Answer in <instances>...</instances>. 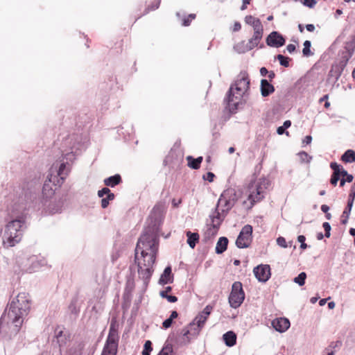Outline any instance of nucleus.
I'll list each match as a JSON object with an SVG mask.
<instances>
[{"mask_svg": "<svg viewBox=\"0 0 355 355\" xmlns=\"http://www.w3.org/2000/svg\"><path fill=\"white\" fill-rule=\"evenodd\" d=\"M162 218V207L156 205L149 216L148 225L139 237L135 248V262L138 268L139 277L143 280L146 287L154 272L153 265L159 250Z\"/></svg>", "mask_w": 355, "mask_h": 355, "instance_id": "nucleus-1", "label": "nucleus"}, {"mask_svg": "<svg viewBox=\"0 0 355 355\" xmlns=\"http://www.w3.org/2000/svg\"><path fill=\"white\" fill-rule=\"evenodd\" d=\"M237 200L236 191L234 188H227L223 191L214 209L209 216L210 223L207 224V229L205 233L206 239L217 234L222 223Z\"/></svg>", "mask_w": 355, "mask_h": 355, "instance_id": "nucleus-2", "label": "nucleus"}, {"mask_svg": "<svg viewBox=\"0 0 355 355\" xmlns=\"http://www.w3.org/2000/svg\"><path fill=\"white\" fill-rule=\"evenodd\" d=\"M250 84V80L248 73L245 71H241L234 83L231 84L224 98L225 107L230 112H236L239 105L245 103V100H244V102H243V100L249 94Z\"/></svg>", "mask_w": 355, "mask_h": 355, "instance_id": "nucleus-3", "label": "nucleus"}, {"mask_svg": "<svg viewBox=\"0 0 355 355\" xmlns=\"http://www.w3.org/2000/svg\"><path fill=\"white\" fill-rule=\"evenodd\" d=\"M24 224V216L21 214L16 216V218L12 219L6 225L3 236L4 247H13L21 241Z\"/></svg>", "mask_w": 355, "mask_h": 355, "instance_id": "nucleus-4", "label": "nucleus"}, {"mask_svg": "<svg viewBox=\"0 0 355 355\" xmlns=\"http://www.w3.org/2000/svg\"><path fill=\"white\" fill-rule=\"evenodd\" d=\"M269 185V180L265 178L250 182L248 187L249 191L248 199L250 201L251 207L264 198L266 190Z\"/></svg>", "mask_w": 355, "mask_h": 355, "instance_id": "nucleus-5", "label": "nucleus"}, {"mask_svg": "<svg viewBox=\"0 0 355 355\" xmlns=\"http://www.w3.org/2000/svg\"><path fill=\"white\" fill-rule=\"evenodd\" d=\"M119 338L117 325L115 322L112 321L110 326L108 336L101 355H116L117 352Z\"/></svg>", "mask_w": 355, "mask_h": 355, "instance_id": "nucleus-6", "label": "nucleus"}, {"mask_svg": "<svg viewBox=\"0 0 355 355\" xmlns=\"http://www.w3.org/2000/svg\"><path fill=\"white\" fill-rule=\"evenodd\" d=\"M245 293L242 284L240 282H235L232 286V291L229 296V303L232 308L237 309L243 302Z\"/></svg>", "mask_w": 355, "mask_h": 355, "instance_id": "nucleus-7", "label": "nucleus"}, {"mask_svg": "<svg viewBox=\"0 0 355 355\" xmlns=\"http://www.w3.org/2000/svg\"><path fill=\"white\" fill-rule=\"evenodd\" d=\"M252 241V227L245 225L241 229L236 241V245L239 248H248Z\"/></svg>", "mask_w": 355, "mask_h": 355, "instance_id": "nucleus-8", "label": "nucleus"}, {"mask_svg": "<svg viewBox=\"0 0 355 355\" xmlns=\"http://www.w3.org/2000/svg\"><path fill=\"white\" fill-rule=\"evenodd\" d=\"M70 171V164H69L67 162H62L60 164L58 170L57 171V175L60 177V179L58 180L57 176L50 173L47 176V180L49 182H53L55 185H60L63 183L66 178L69 174Z\"/></svg>", "mask_w": 355, "mask_h": 355, "instance_id": "nucleus-9", "label": "nucleus"}, {"mask_svg": "<svg viewBox=\"0 0 355 355\" xmlns=\"http://www.w3.org/2000/svg\"><path fill=\"white\" fill-rule=\"evenodd\" d=\"M355 51V38L347 42L345 46V50L340 53V58L338 62H336L343 69L346 67L349 60L352 58Z\"/></svg>", "mask_w": 355, "mask_h": 355, "instance_id": "nucleus-10", "label": "nucleus"}, {"mask_svg": "<svg viewBox=\"0 0 355 355\" xmlns=\"http://www.w3.org/2000/svg\"><path fill=\"white\" fill-rule=\"evenodd\" d=\"M355 51V38L347 42L345 46V50L340 53V58L338 62H336L343 69L346 67L349 60L352 58Z\"/></svg>", "mask_w": 355, "mask_h": 355, "instance_id": "nucleus-11", "label": "nucleus"}, {"mask_svg": "<svg viewBox=\"0 0 355 355\" xmlns=\"http://www.w3.org/2000/svg\"><path fill=\"white\" fill-rule=\"evenodd\" d=\"M266 42L270 47L279 48L285 44L286 40L279 32L272 31L267 36Z\"/></svg>", "mask_w": 355, "mask_h": 355, "instance_id": "nucleus-12", "label": "nucleus"}, {"mask_svg": "<svg viewBox=\"0 0 355 355\" xmlns=\"http://www.w3.org/2000/svg\"><path fill=\"white\" fill-rule=\"evenodd\" d=\"M256 278L261 282H267L270 277V268L269 265H259L254 268Z\"/></svg>", "mask_w": 355, "mask_h": 355, "instance_id": "nucleus-13", "label": "nucleus"}, {"mask_svg": "<svg viewBox=\"0 0 355 355\" xmlns=\"http://www.w3.org/2000/svg\"><path fill=\"white\" fill-rule=\"evenodd\" d=\"M55 338L60 351H62L63 348L66 347L70 342V334L67 331H64L59 327L55 330Z\"/></svg>", "mask_w": 355, "mask_h": 355, "instance_id": "nucleus-14", "label": "nucleus"}, {"mask_svg": "<svg viewBox=\"0 0 355 355\" xmlns=\"http://www.w3.org/2000/svg\"><path fill=\"white\" fill-rule=\"evenodd\" d=\"M263 35V28H255L252 37L248 40V47L252 50L255 47L263 49L265 47L263 43L260 44Z\"/></svg>", "mask_w": 355, "mask_h": 355, "instance_id": "nucleus-15", "label": "nucleus"}, {"mask_svg": "<svg viewBox=\"0 0 355 355\" xmlns=\"http://www.w3.org/2000/svg\"><path fill=\"white\" fill-rule=\"evenodd\" d=\"M291 323L286 318H279L272 321V326L279 332H284L290 327Z\"/></svg>", "mask_w": 355, "mask_h": 355, "instance_id": "nucleus-16", "label": "nucleus"}, {"mask_svg": "<svg viewBox=\"0 0 355 355\" xmlns=\"http://www.w3.org/2000/svg\"><path fill=\"white\" fill-rule=\"evenodd\" d=\"M343 69L341 68L336 63L332 64L327 76V81L329 83H335L340 77Z\"/></svg>", "mask_w": 355, "mask_h": 355, "instance_id": "nucleus-17", "label": "nucleus"}, {"mask_svg": "<svg viewBox=\"0 0 355 355\" xmlns=\"http://www.w3.org/2000/svg\"><path fill=\"white\" fill-rule=\"evenodd\" d=\"M202 328L198 327L196 322H191L189 327L182 330L183 336L186 337L189 340H190L189 336L196 337L200 332Z\"/></svg>", "mask_w": 355, "mask_h": 355, "instance_id": "nucleus-18", "label": "nucleus"}, {"mask_svg": "<svg viewBox=\"0 0 355 355\" xmlns=\"http://www.w3.org/2000/svg\"><path fill=\"white\" fill-rule=\"evenodd\" d=\"M174 276L172 273V269L170 266L165 268L163 273L159 279V284L161 285H165L167 284H171L173 282Z\"/></svg>", "mask_w": 355, "mask_h": 355, "instance_id": "nucleus-19", "label": "nucleus"}, {"mask_svg": "<svg viewBox=\"0 0 355 355\" xmlns=\"http://www.w3.org/2000/svg\"><path fill=\"white\" fill-rule=\"evenodd\" d=\"M135 288V282L133 277H129L127 278L125 282V286L123 293V299L124 300H130V297L131 296L132 292L134 291Z\"/></svg>", "mask_w": 355, "mask_h": 355, "instance_id": "nucleus-20", "label": "nucleus"}, {"mask_svg": "<svg viewBox=\"0 0 355 355\" xmlns=\"http://www.w3.org/2000/svg\"><path fill=\"white\" fill-rule=\"evenodd\" d=\"M260 89L263 97L268 96L275 92L274 86L266 79L261 80Z\"/></svg>", "mask_w": 355, "mask_h": 355, "instance_id": "nucleus-21", "label": "nucleus"}, {"mask_svg": "<svg viewBox=\"0 0 355 355\" xmlns=\"http://www.w3.org/2000/svg\"><path fill=\"white\" fill-rule=\"evenodd\" d=\"M330 167L333 170V173L330 178V183L334 187H336L338 184V180L340 178L338 174V164H337L336 162H331Z\"/></svg>", "mask_w": 355, "mask_h": 355, "instance_id": "nucleus-22", "label": "nucleus"}, {"mask_svg": "<svg viewBox=\"0 0 355 355\" xmlns=\"http://www.w3.org/2000/svg\"><path fill=\"white\" fill-rule=\"evenodd\" d=\"M228 242L227 238L225 236L220 237L216 243V253L218 254L223 253L227 250Z\"/></svg>", "mask_w": 355, "mask_h": 355, "instance_id": "nucleus-23", "label": "nucleus"}, {"mask_svg": "<svg viewBox=\"0 0 355 355\" xmlns=\"http://www.w3.org/2000/svg\"><path fill=\"white\" fill-rule=\"evenodd\" d=\"M225 345L228 347L234 346L236 343V335L234 332L230 331L223 336Z\"/></svg>", "mask_w": 355, "mask_h": 355, "instance_id": "nucleus-24", "label": "nucleus"}, {"mask_svg": "<svg viewBox=\"0 0 355 355\" xmlns=\"http://www.w3.org/2000/svg\"><path fill=\"white\" fill-rule=\"evenodd\" d=\"M245 22L247 24H249L253 27V30L255 31V28H263V25L259 19L255 18L252 15H247L245 17Z\"/></svg>", "mask_w": 355, "mask_h": 355, "instance_id": "nucleus-25", "label": "nucleus"}, {"mask_svg": "<svg viewBox=\"0 0 355 355\" xmlns=\"http://www.w3.org/2000/svg\"><path fill=\"white\" fill-rule=\"evenodd\" d=\"M186 235L187 236V243L188 245L193 249L196 247V243L199 241V234L196 232H191V231H187L186 232Z\"/></svg>", "mask_w": 355, "mask_h": 355, "instance_id": "nucleus-26", "label": "nucleus"}, {"mask_svg": "<svg viewBox=\"0 0 355 355\" xmlns=\"http://www.w3.org/2000/svg\"><path fill=\"white\" fill-rule=\"evenodd\" d=\"M354 200H347V205L346 207L345 208L343 214H342V219H341V223L342 224H346L347 223L348 218L349 217L352 208L353 207Z\"/></svg>", "mask_w": 355, "mask_h": 355, "instance_id": "nucleus-27", "label": "nucleus"}, {"mask_svg": "<svg viewBox=\"0 0 355 355\" xmlns=\"http://www.w3.org/2000/svg\"><path fill=\"white\" fill-rule=\"evenodd\" d=\"M121 182V177L119 174L110 176L104 180V184L107 187H114Z\"/></svg>", "mask_w": 355, "mask_h": 355, "instance_id": "nucleus-28", "label": "nucleus"}, {"mask_svg": "<svg viewBox=\"0 0 355 355\" xmlns=\"http://www.w3.org/2000/svg\"><path fill=\"white\" fill-rule=\"evenodd\" d=\"M188 161V166L193 169H198L200 167V164L202 162V157H198L197 158H193L191 156H188L187 157Z\"/></svg>", "mask_w": 355, "mask_h": 355, "instance_id": "nucleus-29", "label": "nucleus"}, {"mask_svg": "<svg viewBox=\"0 0 355 355\" xmlns=\"http://www.w3.org/2000/svg\"><path fill=\"white\" fill-rule=\"evenodd\" d=\"M341 160L345 163L355 162V152L352 150H346L341 156Z\"/></svg>", "mask_w": 355, "mask_h": 355, "instance_id": "nucleus-30", "label": "nucleus"}, {"mask_svg": "<svg viewBox=\"0 0 355 355\" xmlns=\"http://www.w3.org/2000/svg\"><path fill=\"white\" fill-rule=\"evenodd\" d=\"M234 49L239 53H244L251 50L248 47V42L245 43V41H242L234 45Z\"/></svg>", "mask_w": 355, "mask_h": 355, "instance_id": "nucleus-31", "label": "nucleus"}, {"mask_svg": "<svg viewBox=\"0 0 355 355\" xmlns=\"http://www.w3.org/2000/svg\"><path fill=\"white\" fill-rule=\"evenodd\" d=\"M306 278V274L304 272H300L297 277H295L293 279L294 282L297 284L299 286H304L305 284V280Z\"/></svg>", "mask_w": 355, "mask_h": 355, "instance_id": "nucleus-32", "label": "nucleus"}, {"mask_svg": "<svg viewBox=\"0 0 355 355\" xmlns=\"http://www.w3.org/2000/svg\"><path fill=\"white\" fill-rule=\"evenodd\" d=\"M207 318L200 313L193 320V322H196L198 327H203L205 323L206 322Z\"/></svg>", "mask_w": 355, "mask_h": 355, "instance_id": "nucleus-33", "label": "nucleus"}, {"mask_svg": "<svg viewBox=\"0 0 355 355\" xmlns=\"http://www.w3.org/2000/svg\"><path fill=\"white\" fill-rule=\"evenodd\" d=\"M341 345V343L340 341H337L336 343L332 342L329 346L325 349L323 355H334V351L333 348Z\"/></svg>", "mask_w": 355, "mask_h": 355, "instance_id": "nucleus-34", "label": "nucleus"}, {"mask_svg": "<svg viewBox=\"0 0 355 355\" xmlns=\"http://www.w3.org/2000/svg\"><path fill=\"white\" fill-rule=\"evenodd\" d=\"M311 46V43L309 40H306L304 42V48L302 50V53H303L304 56L309 57V56L313 55V53L311 51V49H310Z\"/></svg>", "mask_w": 355, "mask_h": 355, "instance_id": "nucleus-35", "label": "nucleus"}, {"mask_svg": "<svg viewBox=\"0 0 355 355\" xmlns=\"http://www.w3.org/2000/svg\"><path fill=\"white\" fill-rule=\"evenodd\" d=\"M196 17V14H189L188 16H184L182 19V25L184 26H189Z\"/></svg>", "mask_w": 355, "mask_h": 355, "instance_id": "nucleus-36", "label": "nucleus"}, {"mask_svg": "<svg viewBox=\"0 0 355 355\" xmlns=\"http://www.w3.org/2000/svg\"><path fill=\"white\" fill-rule=\"evenodd\" d=\"M298 156L302 162L310 163L312 160V156L309 155L304 151H301L298 153Z\"/></svg>", "mask_w": 355, "mask_h": 355, "instance_id": "nucleus-37", "label": "nucleus"}, {"mask_svg": "<svg viewBox=\"0 0 355 355\" xmlns=\"http://www.w3.org/2000/svg\"><path fill=\"white\" fill-rule=\"evenodd\" d=\"M276 58L279 60V64L285 67H289V60L290 58L288 57H286L283 55L279 54L277 55Z\"/></svg>", "mask_w": 355, "mask_h": 355, "instance_id": "nucleus-38", "label": "nucleus"}, {"mask_svg": "<svg viewBox=\"0 0 355 355\" xmlns=\"http://www.w3.org/2000/svg\"><path fill=\"white\" fill-rule=\"evenodd\" d=\"M114 193H109L108 196H106V198H102L101 200V207L105 209L109 205V202L111 200H113L114 199Z\"/></svg>", "mask_w": 355, "mask_h": 355, "instance_id": "nucleus-39", "label": "nucleus"}, {"mask_svg": "<svg viewBox=\"0 0 355 355\" xmlns=\"http://www.w3.org/2000/svg\"><path fill=\"white\" fill-rule=\"evenodd\" d=\"M152 350V343L150 340L146 341L142 351V355H150Z\"/></svg>", "mask_w": 355, "mask_h": 355, "instance_id": "nucleus-40", "label": "nucleus"}, {"mask_svg": "<svg viewBox=\"0 0 355 355\" xmlns=\"http://www.w3.org/2000/svg\"><path fill=\"white\" fill-rule=\"evenodd\" d=\"M77 302H78L77 298H73V299H72V300L69 306V309L70 310L71 313L77 314L79 312V309L76 306Z\"/></svg>", "mask_w": 355, "mask_h": 355, "instance_id": "nucleus-41", "label": "nucleus"}, {"mask_svg": "<svg viewBox=\"0 0 355 355\" xmlns=\"http://www.w3.org/2000/svg\"><path fill=\"white\" fill-rule=\"evenodd\" d=\"M322 227L324 230V236L327 237V238H329L330 237V231H331V225L329 223L327 222H324L322 224Z\"/></svg>", "mask_w": 355, "mask_h": 355, "instance_id": "nucleus-42", "label": "nucleus"}, {"mask_svg": "<svg viewBox=\"0 0 355 355\" xmlns=\"http://www.w3.org/2000/svg\"><path fill=\"white\" fill-rule=\"evenodd\" d=\"M109 193H112L110 191V189H108L107 187H104L98 191V196L100 198H103L105 195L108 196Z\"/></svg>", "mask_w": 355, "mask_h": 355, "instance_id": "nucleus-43", "label": "nucleus"}, {"mask_svg": "<svg viewBox=\"0 0 355 355\" xmlns=\"http://www.w3.org/2000/svg\"><path fill=\"white\" fill-rule=\"evenodd\" d=\"M215 178V175L212 172H207L206 175H203V179L207 180L209 182H212Z\"/></svg>", "mask_w": 355, "mask_h": 355, "instance_id": "nucleus-44", "label": "nucleus"}, {"mask_svg": "<svg viewBox=\"0 0 355 355\" xmlns=\"http://www.w3.org/2000/svg\"><path fill=\"white\" fill-rule=\"evenodd\" d=\"M277 243L279 246H281V247H282V248H287V243H286V239H285L284 237H282V236H279V237H278V238L277 239Z\"/></svg>", "mask_w": 355, "mask_h": 355, "instance_id": "nucleus-45", "label": "nucleus"}, {"mask_svg": "<svg viewBox=\"0 0 355 355\" xmlns=\"http://www.w3.org/2000/svg\"><path fill=\"white\" fill-rule=\"evenodd\" d=\"M317 3V1L315 0H304L303 4L310 8H313L315 4Z\"/></svg>", "mask_w": 355, "mask_h": 355, "instance_id": "nucleus-46", "label": "nucleus"}, {"mask_svg": "<svg viewBox=\"0 0 355 355\" xmlns=\"http://www.w3.org/2000/svg\"><path fill=\"white\" fill-rule=\"evenodd\" d=\"M212 309L213 308L211 306L207 305L205 306V308L203 309L201 313L208 318L209 315H210L212 311Z\"/></svg>", "mask_w": 355, "mask_h": 355, "instance_id": "nucleus-47", "label": "nucleus"}, {"mask_svg": "<svg viewBox=\"0 0 355 355\" xmlns=\"http://www.w3.org/2000/svg\"><path fill=\"white\" fill-rule=\"evenodd\" d=\"M212 309L213 308L211 306L207 305L205 306V308L203 309L201 313L208 318L209 315H210L212 311Z\"/></svg>", "mask_w": 355, "mask_h": 355, "instance_id": "nucleus-48", "label": "nucleus"}, {"mask_svg": "<svg viewBox=\"0 0 355 355\" xmlns=\"http://www.w3.org/2000/svg\"><path fill=\"white\" fill-rule=\"evenodd\" d=\"M173 324V320L170 318L165 320L162 323V327L165 329H168Z\"/></svg>", "mask_w": 355, "mask_h": 355, "instance_id": "nucleus-49", "label": "nucleus"}, {"mask_svg": "<svg viewBox=\"0 0 355 355\" xmlns=\"http://www.w3.org/2000/svg\"><path fill=\"white\" fill-rule=\"evenodd\" d=\"M160 1H157L155 3H153L151 6H148L146 8V12H148L150 10H155L159 6Z\"/></svg>", "mask_w": 355, "mask_h": 355, "instance_id": "nucleus-50", "label": "nucleus"}, {"mask_svg": "<svg viewBox=\"0 0 355 355\" xmlns=\"http://www.w3.org/2000/svg\"><path fill=\"white\" fill-rule=\"evenodd\" d=\"M338 174L340 177H343L345 178V177L348 174L347 171L345 170L343 167V166L338 164Z\"/></svg>", "mask_w": 355, "mask_h": 355, "instance_id": "nucleus-51", "label": "nucleus"}, {"mask_svg": "<svg viewBox=\"0 0 355 355\" xmlns=\"http://www.w3.org/2000/svg\"><path fill=\"white\" fill-rule=\"evenodd\" d=\"M171 290L172 288L171 286H166L164 290L160 291L159 295L162 297L164 298V297H166V295H168V293L171 292Z\"/></svg>", "mask_w": 355, "mask_h": 355, "instance_id": "nucleus-52", "label": "nucleus"}, {"mask_svg": "<svg viewBox=\"0 0 355 355\" xmlns=\"http://www.w3.org/2000/svg\"><path fill=\"white\" fill-rule=\"evenodd\" d=\"M164 298H166L169 302L174 303L178 301V297L175 295H166V297H164Z\"/></svg>", "mask_w": 355, "mask_h": 355, "instance_id": "nucleus-53", "label": "nucleus"}, {"mask_svg": "<svg viewBox=\"0 0 355 355\" xmlns=\"http://www.w3.org/2000/svg\"><path fill=\"white\" fill-rule=\"evenodd\" d=\"M286 128H284L283 125H282V126H280V127H279V128H277V134H279V135H283V134H284V133H286V135H288V131H286Z\"/></svg>", "mask_w": 355, "mask_h": 355, "instance_id": "nucleus-54", "label": "nucleus"}, {"mask_svg": "<svg viewBox=\"0 0 355 355\" xmlns=\"http://www.w3.org/2000/svg\"><path fill=\"white\" fill-rule=\"evenodd\" d=\"M312 141V137L311 135H307L306 136L303 141H302V144H305V145H308V144H310Z\"/></svg>", "mask_w": 355, "mask_h": 355, "instance_id": "nucleus-55", "label": "nucleus"}, {"mask_svg": "<svg viewBox=\"0 0 355 355\" xmlns=\"http://www.w3.org/2000/svg\"><path fill=\"white\" fill-rule=\"evenodd\" d=\"M241 28V25L240 24V22L239 21H236L234 24V26H233V31L234 32H237V31H239Z\"/></svg>", "mask_w": 355, "mask_h": 355, "instance_id": "nucleus-56", "label": "nucleus"}, {"mask_svg": "<svg viewBox=\"0 0 355 355\" xmlns=\"http://www.w3.org/2000/svg\"><path fill=\"white\" fill-rule=\"evenodd\" d=\"M296 49L295 45L290 44L286 46V50L290 53H293Z\"/></svg>", "mask_w": 355, "mask_h": 355, "instance_id": "nucleus-57", "label": "nucleus"}, {"mask_svg": "<svg viewBox=\"0 0 355 355\" xmlns=\"http://www.w3.org/2000/svg\"><path fill=\"white\" fill-rule=\"evenodd\" d=\"M251 0H243V4L241 7V10H244L247 8V6L250 3Z\"/></svg>", "mask_w": 355, "mask_h": 355, "instance_id": "nucleus-58", "label": "nucleus"}, {"mask_svg": "<svg viewBox=\"0 0 355 355\" xmlns=\"http://www.w3.org/2000/svg\"><path fill=\"white\" fill-rule=\"evenodd\" d=\"M354 180V176L351 174H347L345 177V180L347 182H352Z\"/></svg>", "mask_w": 355, "mask_h": 355, "instance_id": "nucleus-59", "label": "nucleus"}, {"mask_svg": "<svg viewBox=\"0 0 355 355\" xmlns=\"http://www.w3.org/2000/svg\"><path fill=\"white\" fill-rule=\"evenodd\" d=\"M268 73V69L266 67H261L260 69V74L262 76H266Z\"/></svg>", "mask_w": 355, "mask_h": 355, "instance_id": "nucleus-60", "label": "nucleus"}, {"mask_svg": "<svg viewBox=\"0 0 355 355\" xmlns=\"http://www.w3.org/2000/svg\"><path fill=\"white\" fill-rule=\"evenodd\" d=\"M306 28L309 32H313L315 30V26L313 24H306Z\"/></svg>", "mask_w": 355, "mask_h": 355, "instance_id": "nucleus-61", "label": "nucleus"}, {"mask_svg": "<svg viewBox=\"0 0 355 355\" xmlns=\"http://www.w3.org/2000/svg\"><path fill=\"white\" fill-rule=\"evenodd\" d=\"M74 157H75V155H74V154L72 152L66 154L65 156H64V158L66 159H67V160L68 159L71 160L72 159H74Z\"/></svg>", "mask_w": 355, "mask_h": 355, "instance_id": "nucleus-62", "label": "nucleus"}, {"mask_svg": "<svg viewBox=\"0 0 355 355\" xmlns=\"http://www.w3.org/2000/svg\"><path fill=\"white\" fill-rule=\"evenodd\" d=\"M178 316V312L176 311H173L171 312L169 318L173 320L174 319L177 318Z\"/></svg>", "mask_w": 355, "mask_h": 355, "instance_id": "nucleus-63", "label": "nucleus"}, {"mask_svg": "<svg viewBox=\"0 0 355 355\" xmlns=\"http://www.w3.org/2000/svg\"><path fill=\"white\" fill-rule=\"evenodd\" d=\"M268 77L269 80L271 81L275 77V73L273 71H268Z\"/></svg>", "mask_w": 355, "mask_h": 355, "instance_id": "nucleus-64", "label": "nucleus"}]
</instances>
